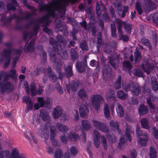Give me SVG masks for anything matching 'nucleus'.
Here are the masks:
<instances>
[{
    "instance_id": "1",
    "label": "nucleus",
    "mask_w": 158,
    "mask_h": 158,
    "mask_svg": "<svg viewBox=\"0 0 158 158\" xmlns=\"http://www.w3.org/2000/svg\"><path fill=\"white\" fill-rule=\"evenodd\" d=\"M66 5L60 3V0H52L48 5H45L42 8L47 11V14L42 17H40V24L42 22L48 21L50 17L54 18L56 16L55 12L59 10H66Z\"/></svg>"
},
{
    "instance_id": "2",
    "label": "nucleus",
    "mask_w": 158,
    "mask_h": 158,
    "mask_svg": "<svg viewBox=\"0 0 158 158\" xmlns=\"http://www.w3.org/2000/svg\"><path fill=\"white\" fill-rule=\"evenodd\" d=\"M39 26V24L38 23L31 31H26L24 33L23 39L25 41H26L24 49V51L25 52H32L34 51L35 38L37 34V31Z\"/></svg>"
},
{
    "instance_id": "3",
    "label": "nucleus",
    "mask_w": 158,
    "mask_h": 158,
    "mask_svg": "<svg viewBox=\"0 0 158 158\" xmlns=\"http://www.w3.org/2000/svg\"><path fill=\"white\" fill-rule=\"evenodd\" d=\"M56 40L52 37H50L49 39V42L50 44L53 47V51L54 52H59V47L61 48V44L63 45L65 47L66 45L67 42L66 40L63 36L60 34L57 35L56 38Z\"/></svg>"
},
{
    "instance_id": "4",
    "label": "nucleus",
    "mask_w": 158,
    "mask_h": 158,
    "mask_svg": "<svg viewBox=\"0 0 158 158\" xmlns=\"http://www.w3.org/2000/svg\"><path fill=\"white\" fill-rule=\"evenodd\" d=\"M123 85L125 91H130L133 95L137 96L141 93V87L137 83L133 81L125 84L124 85L123 84Z\"/></svg>"
},
{
    "instance_id": "5",
    "label": "nucleus",
    "mask_w": 158,
    "mask_h": 158,
    "mask_svg": "<svg viewBox=\"0 0 158 158\" xmlns=\"http://www.w3.org/2000/svg\"><path fill=\"white\" fill-rule=\"evenodd\" d=\"M90 100L92 105L96 111L98 110L100 107V104L102 103L104 101L102 96L98 94L92 95Z\"/></svg>"
},
{
    "instance_id": "6",
    "label": "nucleus",
    "mask_w": 158,
    "mask_h": 158,
    "mask_svg": "<svg viewBox=\"0 0 158 158\" xmlns=\"http://www.w3.org/2000/svg\"><path fill=\"white\" fill-rule=\"evenodd\" d=\"M14 88V85L10 81L0 82V89L2 94H3L6 92L9 93L11 92Z\"/></svg>"
},
{
    "instance_id": "7",
    "label": "nucleus",
    "mask_w": 158,
    "mask_h": 158,
    "mask_svg": "<svg viewBox=\"0 0 158 158\" xmlns=\"http://www.w3.org/2000/svg\"><path fill=\"white\" fill-rule=\"evenodd\" d=\"M11 51L10 48L5 49L2 54V58H0V61H2L3 60L5 61L4 65L5 67H7L10 62L11 58L10 56Z\"/></svg>"
},
{
    "instance_id": "8",
    "label": "nucleus",
    "mask_w": 158,
    "mask_h": 158,
    "mask_svg": "<svg viewBox=\"0 0 158 158\" xmlns=\"http://www.w3.org/2000/svg\"><path fill=\"white\" fill-rule=\"evenodd\" d=\"M154 64L150 62L148 59L144 60L141 65L142 69L147 74L150 73L151 71L154 69Z\"/></svg>"
},
{
    "instance_id": "9",
    "label": "nucleus",
    "mask_w": 158,
    "mask_h": 158,
    "mask_svg": "<svg viewBox=\"0 0 158 158\" xmlns=\"http://www.w3.org/2000/svg\"><path fill=\"white\" fill-rule=\"evenodd\" d=\"M106 99L108 102H111L112 103L115 104L116 98L114 91L112 89H109L106 96Z\"/></svg>"
},
{
    "instance_id": "10",
    "label": "nucleus",
    "mask_w": 158,
    "mask_h": 158,
    "mask_svg": "<svg viewBox=\"0 0 158 158\" xmlns=\"http://www.w3.org/2000/svg\"><path fill=\"white\" fill-rule=\"evenodd\" d=\"M93 123L95 127L101 131L104 132L105 133L108 132L109 130L106 126L103 123L96 120H93Z\"/></svg>"
},
{
    "instance_id": "11",
    "label": "nucleus",
    "mask_w": 158,
    "mask_h": 158,
    "mask_svg": "<svg viewBox=\"0 0 158 158\" xmlns=\"http://www.w3.org/2000/svg\"><path fill=\"white\" fill-rule=\"evenodd\" d=\"M16 15L15 14L10 15L8 18H6L5 17H2L1 20L3 23V25L5 27H8L10 25V22L12 20L16 18Z\"/></svg>"
},
{
    "instance_id": "12",
    "label": "nucleus",
    "mask_w": 158,
    "mask_h": 158,
    "mask_svg": "<svg viewBox=\"0 0 158 158\" xmlns=\"http://www.w3.org/2000/svg\"><path fill=\"white\" fill-rule=\"evenodd\" d=\"M44 106L48 109L51 108L52 105L50 103V98H47L44 101L43 98L40 97V107H43Z\"/></svg>"
},
{
    "instance_id": "13",
    "label": "nucleus",
    "mask_w": 158,
    "mask_h": 158,
    "mask_svg": "<svg viewBox=\"0 0 158 158\" xmlns=\"http://www.w3.org/2000/svg\"><path fill=\"white\" fill-rule=\"evenodd\" d=\"M110 126L111 130L114 131H117L119 134L121 133V130L119 129V124L118 122L111 120L110 123Z\"/></svg>"
},
{
    "instance_id": "14",
    "label": "nucleus",
    "mask_w": 158,
    "mask_h": 158,
    "mask_svg": "<svg viewBox=\"0 0 158 158\" xmlns=\"http://www.w3.org/2000/svg\"><path fill=\"white\" fill-rule=\"evenodd\" d=\"M86 66L84 62L78 61H77L75 65L76 68L78 72L81 73H83L85 71Z\"/></svg>"
},
{
    "instance_id": "15",
    "label": "nucleus",
    "mask_w": 158,
    "mask_h": 158,
    "mask_svg": "<svg viewBox=\"0 0 158 158\" xmlns=\"http://www.w3.org/2000/svg\"><path fill=\"white\" fill-rule=\"evenodd\" d=\"M144 2L145 7L147 10L151 11L153 9L155 4L151 0H144Z\"/></svg>"
},
{
    "instance_id": "16",
    "label": "nucleus",
    "mask_w": 158,
    "mask_h": 158,
    "mask_svg": "<svg viewBox=\"0 0 158 158\" xmlns=\"http://www.w3.org/2000/svg\"><path fill=\"white\" fill-rule=\"evenodd\" d=\"M62 114L61 108L59 106H57L54 109L53 113V117L55 119L59 118Z\"/></svg>"
},
{
    "instance_id": "17",
    "label": "nucleus",
    "mask_w": 158,
    "mask_h": 158,
    "mask_svg": "<svg viewBox=\"0 0 158 158\" xmlns=\"http://www.w3.org/2000/svg\"><path fill=\"white\" fill-rule=\"evenodd\" d=\"M148 111V107L143 104H141L139 107V113L140 116L147 114Z\"/></svg>"
},
{
    "instance_id": "18",
    "label": "nucleus",
    "mask_w": 158,
    "mask_h": 158,
    "mask_svg": "<svg viewBox=\"0 0 158 158\" xmlns=\"http://www.w3.org/2000/svg\"><path fill=\"white\" fill-rule=\"evenodd\" d=\"M79 112L80 116L81 118H84L89 113V110L86 106L83 107H80L79 108Z\"/></svg>"
},
{
    "instance_id": "19",
    "label": "nucleus",
    "mask_w": 158,
    "mask_h": 158,
    "mask_svg": "<svg viewBox=\"0 0 158 158\" xmlns=\"http://www.w3.org/2000/svg\"><path fill=\"white\" fill-rule=\"evenodd\" d=\"M78 95L83 101H85L88 99L87 94L84 89H81L78 91Z\"/></svg>"
},
{
    "instance_id": "20",
    "label": "nucleus",
    "mask_w": 158,
    "mask_h": 158,
    "mask_svg": "<svg viewBox=\"0 0 158 158\" xmlns=\"http://www.w3.org/2000/svg\"><path fill=\"white\" fill-rule=\"evenodd\" d=\"M40 116L44 121L48 120L49 118V115L48 112L44 109L40 110Z\"/></svg>"
},
{
    "instance_id": "21",
    "label": "nucleus",
    "mask_w": 158,
    "mask_h": 158,
    "mask_svg": "<svg viewBox=\"0 0 158 158\" xmlns=\"http://www.w3.org/2000/svg\"><path fill=\"white\" fill-rule=\"evenodd\" d=\"M140 42L142 44L147 46L149 50H152V46L149 40L143 37L141 39Z\"/></svg>"
},
{
    "instance_id": "22",
    "label": "nucleus",
    "mask_w": 158,
    "mask_h": 158,
    "mask_svg": "<svg viewBox=\"0 0 158 158\" xmlns=\"http://www.w3.org/2000/svg\"><path fill=\"white\" fill-rule=\"evenodd\" d=\"M116 112L118 115L121 118L124 116V111L122 106L119 103L117 104Z\"/></svg>"
},
{
    "instance_id": "23",
    "label": "nucleus",
    "mask_w": 158,
    "mask_h": 158,
    "mask_svg": "<svg viewBox=\"0 0 158 158\" xmlns=\"http://www.w3.org/2000/svg\"><path fill=\"white\" fill-rule=\"evenodd\" d=\"M80 85V82L78 80H75L73 81L71 84V90L74 92H76Z\"/></svg>"
},
{
    "instance_id": "24",
    "label": "nucleus",
    "mask_w": 158,
    "mask_h": 158,
    "mask_svg": "<svg viewBox=\"0 0 158 158\" xmlns=\"http://www.w3.org/2000/svg\"><path fill=\"white\" fill-rule=\"evenodd\" d=\"M56 126L58 130L61 132L65 133L69 130L68 127L59 123H57Z\"/></svg>"
},
{
    "instance_id": "25",
    "label": "nucleus",
    "mask_w": 158,
    "mask_h": 158,
    "mask_svg": "<svg viewBox=\"0 0 158 158\" xmlns=\"http://www.w3.org/2000/svg\"><path fill=\"white\" fill-rule=\"evenodd\" d=\"M141 127L143 128L148 130L150 128L148 121L146 118H143L140 120Z\"/></svg>"
},
{
    "instance_id": "26",
    "label": "nucleus",
    "mask_w": 158,
    "mask_h": 158,
    "mask_svg": "<svg viewBox=\"0 0 158 158\" xmlns=\"http://www.w3.org/2000/svg\"><path fill=\"white\" fill-rule=\"evenodd\" d=\"M148 139L149 138L148 135H143L142 137H141L139 138V143L141 146H146Z\"/></svg>"
},
{
    "instance_id": "27",
    "label": "nucleus",
    "mask_w": 158,
    "mask_h": 158,
    "mask_svg": "<svg viewBox=\"0 0 158 158\" xmlns=\"http://www.w3.org/2000/svg\"><path fill=\"white\" fill-rule=\"evenodd\" d=\"M64 70L66 77L70 78L73 75L72 68L71 65L67 66Z\"/></svg>"
},
{
    "instance_id": "28",
    "label": "nucleus",
    "mask_w": 158,
    "mask_h": 158,
    "mask_svg": "<svg viewBox=\"0 0 158 158\" xmlns=\"http://www.w3.org/2000/svg\"><path fill=\"white\" fill-rule=\"evenodd\" d=\"M68 137L71 141H77L80 139V136L78 134L72 132L68 134Z\"/></svg>"
},
{
    "instance_id": "29",
    "label": "nucleus",
    "mask_w": 158,
    "mask_h": 158,
    "mask_svg": "<svg viewBox=\"0 0 158 158\" xmlns=\"http://www.w3.org/2000/svg\"><path fill=\"white\" fill-rule=\"evenodd\" d=\"M124 28L127 34H130L132 30V24L124 21Z\"/></svg>"
},
{
    "instance_id": "30",
    "label": "nucleus",
    "mask_w": 158,
    "mask_h": 158,
    "mask_svg": "<svg viewBox=\"0 0 158 158\" xmlns=\"http://www.w3.org/2000/svg\"><path fill=\"white\" fill-rule=\"evenodd\" d=\"M129 10V7L128 6H124L123 10H118V15L121 16L122 18H124L126 16V14Z\"/></svg>"
},
{
    "instance_id": "31",
    "label": "nucleus",
    "mask_w": 158,
    "mask_h": 158,
    "mask_svg": "<svg viewBox=\"0 0 158 158\" xmlns=\"http://www.w3.org/2000/svg\"><path fill=\"white\" fill-rule=\"evenodd\" d=\"M123 64L124 69H125L129 71L131 69L132 66L129 61L125 60L123 62Z\"/></svg>"
},
{
    "instance_id": "32",
    "label": "nucleus",
    "mask_w": 158,
    "mask_h": 158,
    "mask_svg": "<svg viewBox=\"0 0 158 158\" xmlns=\"http://www.w3.org/2000/svg\"><path fill=\"white\" fill-rule=\"evenodd\" d=\"M121 80L122 76L120 75L118 76L117 80L114 84V89L117 90L121 87Z\"/></svg>"
},
{
    "instance_id": "33",
    "label": "nucleus",
    "mask_w": 158,
    "mask_h": 158,
    "mask_svg": "<svg viewBox=\"0 0 158 158\" xmlns=\"http://www.w3.org/2000/svg\"><path fill=\"white\" fill-rule=\"evenodd\" d=\"M111 73L107 69L103 68L102 70V75L104 79L106 80L109 78L111 76Z\"/></svg>"
},
{
    "instance_id": "34",
    "label": "nucleus",
    "mask_w": 158,
    "mask_h": 158,
    "mask_svg": "<svg viewBox=\"0 0 158 158\" xmlns=\"http://www.w3.org/2000/svg\"><path fill=\"white\" fill-rule=\"evenodd\" d=\"M20 156H19V153L17 149H13L12 151L11 154L10 156L9 154V157L8 158H19Z\"/></svg>"
},
{
    "instance_id": "35",
    "label": "nucleus",
    "mask_w": 158,
    "mask_h": 158,
    "mask_svg": "<svg viewBox=\"0 0 158 158\" xmlns=\"http://www.w3.org/2000/svg\"><path fill=\"white\" fill-rule=\"evenodd\" d=\"M132 72L133 74L136 77H143V71L140 69H133Z\"/></svg>"
},
{
    "instance_id": "36",
    "label": "nucleus",
    "mask_w": 158,
    "mask_h": 158,
    "mask_svg": "<svg viewBox=\"0 0 158 158\" xmlns=\"http://www.w3.org/2000/svg\"><path fill=\"white\" fill-rule=\"evenodd\" d=\"M80 48L82 50L87 51L89 50L86 41L83 40H82L79 43Z\"/></svg>"
},
{
    "instance_id": "37",
    "label": "nucleus",
    "mask_w": 158,
    "mask_h": 158,
    "mask_svg": "<svg viewBox=\"0 0 158 158\" xmlns=\"http://www.w3.org/2000/svg\"><path fill=\"white\" fill-rule=\"evenodd\" d=\"M71 57L73 61H75L78 59V56L77 52L74 49H72L70 52Z\"/></svg>"
},
{
    "instance_id": "38",
    "label": "nucleus",
    "mask_w": 158,
    "mask_h": 158,
    "mask_svg": "<svg viewBox=\"0 0 158 158\" xmlns=\"http://www.w3.org/2000/svg\"><path fill=\"white\" fill-rule=\"evenodd\" d=\"M63 152L61 149H56L54 154L55 158H63Z\"/></svg>"
},
{
    "instance_id": "39",
    "label": "nucleus",
    "mask_w": 158,
    "mask_h": 158,
    "mask_svg": "<svg viewBox=\"0 0 158 158\" xmlns=\"http://www.w3.org/2000/svg\"><path fill=\"white\" fill-rule=\"evenodd\" d=\"M82 127L86 131L89 130L90 125L89 122L86 120H83L81 122Z\"/></svg>"
},
{
    "instance_id": "40",
    "label": "nucleus",
    "mask_w": 158,
    "mask_h": 158,
    "mask_svg": "<svg viewBox=\"0 0 158 158\" xmlns=\"http://www.w3.org/2000/svg\"><path fill=\"white\" fill-rule=\"evenodd\" d=\"M117 95L118 98L123 100L126 99L127 97V95L122 90H119L118 91Z\"/></svg>"
},
{
    "instance_id": "41",
    "label": "nucleus",
    "mask_w": 158,
    "mask_h": 158,
    "mask_svg": "<svg viewBox=\"0 0 158 158\" xmlns=\"http://www.w3.org/2000/svg\"><path fill=\"white\" fill-rule=\"evenodd\" d=\"M135 63L139 62V61L141 59V53L138 50L135 51L134 53Z\"/></svg>"
},
{
    "instance_id": "42",
    "label": "nucleus",
    "mask_w": 158,
    "mask_h": 158,
    "mask_svg": "<svg viewBox=\"0 0 158 158\" xmlns=\"http://www.w3.org/2000/svg\"><path fill=\"white\" fill-rule=\"evenodd\" d=\"M30 87L31 95L32 96H35L37 94V92L35 84L33 82H31L30 84Z\"/></svg>"
},
{
    "instance_id": "43",
    "label": "nucleus",
    "mask_w": 158,
    "mask_h": 158,
    "mask_svg": "<svg viewBox=\"0 0 158 158\" xmlns=\"http://www.w3.org/2000/svg\"><path fill=\"white\" fill-rule=\"evenodd\" d=\"M42 55L40 54V59L41 63L44 64L47 62V55L46 52L44 51H43L41 53Z\"/></svg>"
},
{
    "instance_id": "44",
    "label": "nucleus",
    "mask_w": 158,
    "mask_h": 158,
    "mask_svg": "<svg viewBox=\"0 0 158 158\" xmlns=\"http://www.w3.org/2000/svg\"><path fill=\"white\" fill-rule=\"evenodd\" d=\"M135 8L138 12V14L141 15L143 12V10L140 3L138 1H137L135 3Z\"/></svg>"
},
{
    "instance_id": "45",
    "label": "nucleus",
    "mask_w": 158,
    "mask_h": 158,
    "mask_svg": "<svg viewBox=\"0 0 158 158\" xmlns=\"http://www.w3.org/2000/svg\"><path fill=\"white\" fill-rule=\"evenodd\" d=\"M150 16L153 22L156 24V26H158V13H155L151 15Z\"/></svg>"
},
{
    "instance_id": "46",
    "label": "nucleus",
    "mask_w": 158,
    "mask_h": 158,
    "mask_svg": "<svg viewBox=\"0 0 158 158\" xmlns=\"http://www.w3.org/2000/svg\"><path fill=\"white\" fill-rule=\"evenodd\" d=\"M56 128L54 126H51L50 127V139H53L55 138L56 134L55 131Z\"/></svg>"
},
{
    "instance_id": "47",
    "label": "nucleus",
    "mask_w": 158,
    "mask_h": 158,
    "mask_svg": "<svg viewBox=\"0 0 158 158\" xmlns=\"http://www.w3.org/2000/svg\"><path fill=\"white\" fill-rule=\"evenodd\" d=\"M0 149V158H8L9 157V152L6 150L2 151Z\"/></svg>"
},
{
    "instance_id": "48",
    "label": "nucleus",
    "mask_w": 158,
    "mask_h": 158,
    "mask_svg": "<svg viewBox=\"0 0 158 158\" xmlns=\"http://www.w3.org/2000/svg\"><path fill=\"white\" fill-rule=\"evenodd\" d=\"M104 112L105 116L106 118H108L110 115V110L108 105H105L104 108Z\"/></svg>"
},
{
    "instance_id": "49",
    "label": "nucleus",
    "mask_w": 158,
    "mask_h": 158,
    "mask_svg": "<svg viewBox=\"0 0 158 158\" xmlns=\"http://www.w3.org/2000/svg\"><path fill=\"white\" fill-rule=\"evenodd\" d=\"M147 102L151 110H155L156 109V106L155 105L152 103L150 98H148L147 99Z\"/></svg>"
},
{
    "instance_id": "50",
    "label": "nucleus",
    "mask_w": 158,
    "mask_h": 158,
    "mask_svg": "<svg viewBox=\"0 0 158 158\" xmlns=\"http://www.w3.org/2000/svg\"><path fill=\"white\" fill-rule=\"evenodd\" d=\"M151 85L152 90L156 92L158 90V83L157 81H152Z\"/></svg>"
},
{
    "instance_id": "51",
    "label": "nucleus",
    "mask_w": 158,
    "mask_h": 158,
    "mask_svg": "<svg viewBox=\"0 0 158 158\" xmlns=\"http://www.w3.org/2000/svg\"><path fill=\"white\" fill-rule=\"evenodd\" d=\"M152 135L154 138L158 139V128L155 127H152Z\"/></svg>"
},
{
    "instance_id": "52",
    "label": "nucleus",
    "mask_w": 158,
    "mask_h": 158,
    "mask_svg": "<svg viewBox=\"0 0 158 158\" xmlns=\"http://www.w3.org/2000/svg\"><path fill=\"white\" fill-rule=\"evenodd\" d=\"M40 115L37 114V118H33V123L35 125L34 129H37V126H38L40 123Z\"/></svg>"
},
{
    "instance_id": "53",
    "label": "nucleus",
    "mask_w": 158,
    "mask_h": 158,
    "mask_svg": "<svg viewBox=\"0 0 158 158\" xmlns=\"http://www.w3.org/2000/svg\"><path fill=\"white\" fill-rule=\"evenodd\" d=\"M150 158H156V151L155 149H150Z\"/></svg>"
},
{
    "instance_id": "54",
    "label": "nucleus",
    "mask_w": 158,
    "mask_h": 158,
    "mask_svg": "<svg viewBox=\"0 0 158 158\" xmlns=\"http://www.w3.org/2000/svg\"><path fill=\"white\" fill-rule=\"evenodd\" d=\"M126 142V140L124 138V136H121V137H120L119 143L118 145V148H119V147H120L119 148H121L123 145L125 144Z\"/></svg>"
},
{
    "instance_id": "55",
    "label": "nucleus",
    "mask_w": 158,
    "mask_h": 158,
    "mask_svg": "<svg viewBox=\"0 0 158 158\" xmlns=\"http://www.w3.org/2000/svg\"><path fill=\"white\" fill-rule=\"evenodd\" d=\"M48 76L52 82H55L56 81L57 79V76L54 73H51V74Z\"/></svg>"
},
{
    "instance_id": "56",
    "label": "nucleus",
    "mask_w": 158,
    "mask_h": 158,
    "mask_svg": "<svg viewBox=\"0 0 158 158\" xmlns=\"http://www.w3.org/2000/svg\"><path fill=\"white\" fill-rule=\"evenodd\" d=\"M50 58L51 62L53 63H56V56L55 53L51 52L50 54Z\"/></svg>"
},
{
    "instance_id": "57",
    "label": "nucleus",
    "mask_w": 158,
    "mask_h": 158,
    "mask_svg": "<svg viewBox=\"0 0 158 158\" xmlns=\"http://www.w3.org/2000/svg\"><path fill=\"white\" fill-rule=\"evenodd\" d=\"M16 6L15 5L11 3L8 4L6 6L7 9L9 11H10L11 10L15 11L16 10Z\"/></svg>"
},
{
    "instance_id": "58",
    "label": "nucleus",
    "mask_w": 158,
    "mask_h": 158,
    "mask_svg": "<svg viewBox=\"0 0 158 158\" xmlns=\"http://www.w3.org/2000/svg\"><path fill=\"white\" fill-rule=\"evenodd\" d=\"M62 67V64L61 62H57L56 64L55 69L57 72L61 71V69Z\"/></svg>"
},
{
    "instance_id": "59",
    "label": "nucleus",
    "mask_w": 158,
    "mask_h": 158,
    "mask_svg": "<svg viewBox=\"0 0 158 158\" xmlns=\"http://www.w3.org/2000/svg\"><path fill=\"white\" fill-rule=\"evenodd\" d=\"M101 139L102 140L101 144L103 146L104 148H107V141L106 138L104 136H102L101 137Z\"/></svg>"
},
{
    "instance_id": "60",
    "label": "nucleus",
    "mask_w": 158,
    "mask_h": 158,
    "mask_svg": "<svg viewBox=\"0 0 158 158\" xmlns=\"http://www.w3.org/2000/svg\"><path fill=\"white\" fill-rule=\"evenodd\" d=\"M152 40L155 45H156L157 43L158 37L157 34L156 32H154L152 34Z\"/></svg>"
},
{
    "instance_id": "61",
    "label": "nucleus",
    "mask_w": 158,
    "mask_h": 158,
    "mask_svg": "<svg viewBox=\"0 0 158 158\" xmlns=\"http://www.w3.org/2000/svg\"><path fill=\"white\" fill-rule=\"evenodd\" d=\"M98 47H101L102 45V35L100 33L97 38Z\"/></svg>"
},
{
    "instance_id": "62",
    "label": "nucleus",
    "mask_w": 158,
    "mask_h": 158,
    "mask_svg": "<svg viewBox=\"0 0 158 158\" xmlns=\"http://www.w3.org/2000/svg\"><path fill=\"white\" fill-rule=\"evenodd\" d=\"M130 132L131 131L129 130L128 128H127L125 131V133L128 139L130 142L131 141L132 139Z\"/></svg>"
},
{
    "instance_id": "63",
    "label": "nucleus",
    "mask_w": 158,
    "mask_h": 158,
    "mask_svg": "<svg viewBox=\"0 0 158 158\" xmlns=\"http://www.w3.org/2000/svg\"><path fill=\"white\" fill-rule=\"evenodd\" d=\"M100 135L98 132L96 130H94V140H99Z\"/></svg>"
},
{
    "instance_id": "64",
    "label": "nucleus",
    "mask_w": 158,
    "mask_h": 158,
    "mask_svg": "<svg viewBox=\"0 0 158 158\" xmlns=\"http://www.w3.org/2000/svg\"><path fill=\"white\" fill-rule=\"evenodd\" d=\"M116 22L118 24L117 28H122L123 25L124 27V21H123L122 20L118 19H116Z\"/></svg>"
}]
</instances>
